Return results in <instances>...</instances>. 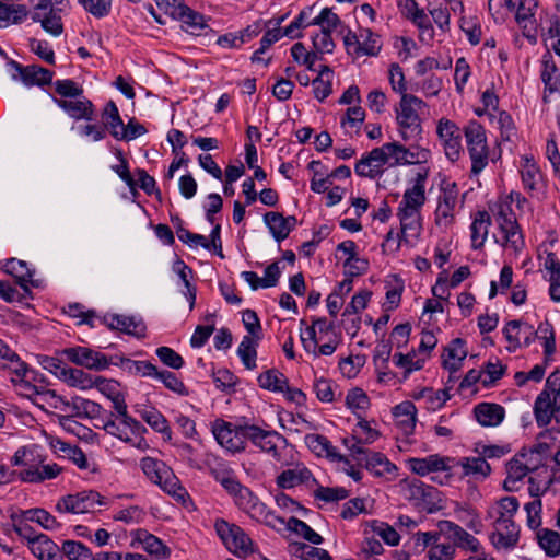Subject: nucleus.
Returning <instances> with one entry per match:
<instances>
[{"instance_id":"11","label":"nucleus","mask_w":560,"mask_h":560,"mask_svg":"<svg viewBox=\"0 0 560 560\" xmlns=\"http://www.w3.org/2000/svg\"><path fill=\"white\" fill-rule=\"evenodd\" d=\"M103 504L104 498L98 492L88 490L60 498L56 509L61 513L83 514L93 512Z\"/></svg>"},{"instance_id":"59","label":"nucleus","mask_w":560,"mask_h":560,"mask_svg":"<svg viewBox=\"0 0 560 560\" xmlns=\"http://www.w3.org/2000/svg\"><path fill=\"white\" fill-rule=\"evenodd\" d=\"M557 66L552 56L547 52L541 58V69H540V78L545 85V90H548L550 93L556 92L555 84L558 82L557 74Z\"/></svg>"},{"instance_id":"6","label":"nucleus","mask_w":560,"mask_h":560,"mask_svg":"<svg viewBox=\"0 0 560 560\" xmlns=\"http://www.w3.org/2000/svg\"><path fill=\"white\" fill-rule=\"evenodd\" d=\"M464 136L471 161V174L479 175L489 163L490 150L483 126L477 120H469L464 127Z\"/></svg>"},{"instance_id":"13","label":"nucleus","mask_w":560,"mask_h":560,"mask_svg":"<svg viewBox=\"0 0 560 560\" xmlns=\"http://www.w3.org/2000/svg\"><path fill=\"white\" fill-rule=\"evenodd\" d=\"M436 133L447 159L457 161L463 152L459 127L447 118H441L438 121Z\"/></svg>"},{"instance_id":"62","label":"nucleus","mask_w":560,"mask_h":560,"mask_svg":"<svg viewBox=\"0 0 560 560\" xmlns=\"http://www.w3.org/2000/svg\"><path fill=\"white\" fill-rule=\"evenodd\" d=\"M524 510L526 512V525L529 529L537 533L538 529H541L542 524V503L540 499H534L530 502H527L524 505Z\"/></svg>"},{"instance_id":"20","label":"nucleus","mask_w":560,"mask_h":560,"mask_svg":"<svg viewBox=\"0 0 560 560\" xmlns=\"http://www.w3.org/2000/svg\"><path fill=\"white\" fill-rule=\"evenodd\" d=\"M503 335L509 342V352H514L522 346L528 347L536 339L534 327L516 319L506 323L503 328Z\"/></svg>"},{"instance_id":"31","label":"nucleus","mask_w":560,"mask_h":560,"mask_svg":"<svg viewBox=\"0 0 560 560\" xmlns=\"http://www.w3.org/2000/svg\"><path fill=\"white\" fill-rule=\"evenodd\" d=\"M410 499L419 501L423 504V508L432 513L435 510L441 509L440 492L436 488L425 485L422 481L415 480L409 485Z\"/></svg>"},{"instance_id":"12","label":"nucleus","mask_w":560,"mask_h":560,"mask_svg":"<svg viewBox=\"0 0 560 560\" xmlns=\"http://www.w3.org/2000/svg\"><path fill=\"white\" fill-rule=\"evenodd\" d=\"M212 433L217 442L229 452L237 453L246 448L247 436L244 434V425L232 428L229 422L215 420Z\"/></svg>"},{"instance_id":"32","label":"nucleus","mask_w":560,"mask_h":560,"mask_svg":"<svg viewBox=\"0 0 560 560\" xmlns=\"http://www.w3.org/2000/svg\"><path fill=\"white\" fill-rule=\"evenodd\" d=\"M520 174L525 190L529 194L540 189L544 183V175L533 156L521 158Z\"/></svg>"},{"instance_id":"8","label":"nucleus","mask_w":560,"mask_h":560,"mask_svg":"<svg viewBox=\"0 0 560 560\" xmlns=\"http://www.w3.org/2000/svg\"><path fill=\"white\" fill-rule=\"evenodd\" d=\"M102 427L106 433L130 444L133 447L140 450H145L148 447V442L143 436L148 432L147 428L131 416L116 419L108 418L106 420H102Z\"/></svg>"},{"instance_id":"27","label":"nucleus","mask_w":560,"mask_h":560,"mask_svg":"<svg viewBox=\"0 0 560 560\" xmlns=\"http://www.w3.org/2000/svg\"><path fill=\"white\" fill-rule=\"evenodd\" d=\"M30 366L11 348L0 358V376L9 380L12 385L20 382L21 377H27Z\"/></svg>"},{"instance_id":"55","label":"nucleus","mask_w":560,"mask_h":560,"mask_svg":"<svg viewBox=\"0 0 560 560\" xmlns=\"http://www.w3.org/2000/svg\"><path fill=\"white\" fill-rule=\"evenodd\" d=\"M372 533L383 539V541L389 546H398L400 542V535L394 526L389 524L373 520L369 523Z\"/></svg>"},{"instance_id":"43","label":"nucleus","mask_w":560,"mask_h":560,"mask_svg":"<svg viewBox=\"0 0 560 560\" xmlns=\"http://www.w3.org/2000/svg\"><path fill=\"white\" fill-rule=\"evenodd\" d=\"M506 478L503 487L506 491L513 492L518 490V482L529 475L528 470L524 467L521 458L515 454L506 464Z\"/></svg>"},{"instance_id":"10","label":"nucleus","mask_w":560,"mask_h":560,"mask_svg":"<svg viewBox=\"0 0 560 560\" xmlns=\"http://www.w3.org/2000/svg\"><path fill=\"white\" fill-rule=\"evenodd\" d=\"M443 533L439 532H418L413 536L415 546L427 549L428 560H453L456 556L455 546L451 541H442Z\"/></svg>"},{"instance_id":"4","label":"nucleus","mask_w":560,"mask_h":560,"mask_svg":"<svg viewBox=\"0 0 560 560\" xmlns=\"http://www.w3.org/2000/svg\"><path fill=\"white\" fill-rule=\"evenodd\" d=\"M534 415L540 428L548 425L552 418L560 423V373L558 371L547 377L544 389L535 400Z\"/></svg>"},{"instance_id":"14","label":"nucleus","mask_w":560,"mask_h":560,"mask_svg":"<svg viewBox=\"0 0 560 560\" xmlns=\"http://www.w3.org/2000/svg\"><path fill=\"white\" fill-rule=\"evenodd\" d=\"M66 7L67 4L56 5L46 0H39L33 13V20L39 22L47 33L57 37L63 32L60 13Z\"/></svg>"},{"instance_id":"49","label":"nucleus","mask_w":560,"mask_h":560,"mask_svg":"<svg viewBox=\"0 0 560 560\" xmlns=\"http://www.w3.org/2000/svg\"><path fill=\"white\" fill-rule=\"evenodd\" d=\"M258 340L259 339H257V337L244 336L237 348V354L244 366L248 370H254L257 366L256 359Z\"/></svg>"},{"instance_id":"58","label":"nucleus","mask_w":560,"mask_h":560,"mask_svg":"<svg viewBox=\"0 0 560 560\" xmlns=\"http://www.w3.org/2000/svg\"><path fill=\"white\" fill-rule=\"evenodd\" d=\"M458 195L457 184L450 179H443L440 185L438 205L457 209L459 202Z\"/></svg>"},{"instance_id":"54","label":"nucleus","mask_w":560,"mask_h":560,"mask_svg":"<svg viewBox=\"0 0 560 560\" xmlns=\"http://www.w3.org/2000/svg\"><path fill=\"white\" fill-rule=\"evenodd\" d=\"M536 338H538L544 346V354L546 361H549L556 351L555 330L549 322H542L538 325Z\"/></svg>"},{"instance_id":"48","label":"nucleus","mask_w":560,"mask_h":560,"mask_svg":"<svg viewBox=\"0 0 560 560\" xmlns=\"http://www.w3.org/2000/svg\"><path fill=\"white\" fill-rule=\"evenodd\" d=\"M360 40V57L377 56L382 49L381 36L370 28H360L358 32Z\"/></svg>"},{"instance_id":"33","label":"nucleus","mask_w":560,"mask_h":560,"mask_svg":"<svg viewBox=\"0 0 560 560\" xmlns=\"http://www.w3.org/2000/svg\"><path fill=\"white\" fill-rule=\"evenodd\" d=\"M304 442L316 456L348 464V458L341 455L326 436L315 433L306 434Z\"/></svg>"},{"instance_id":"60","label":"nucleus","mask_w":560,"mask_h":560,"mask_svg":"<svg viewBox=\"0 0 560 560\" xmlns=\"http://www.w3.org/2000/svg\"><path fill=\"white\" fill-rule=\"evenodd\" d=\"M492 121L497 124L502 141H512L516 137V127L509 113L499 112L498 115L492 116Z\"/></svg>"},{"instance_id":"2","label":"nucleus","mask_w":560,"mask_h":560,"mask_svg":"<svg viewBox=\"0 0 560 560\" xmlns=\"http://www.w3.org/2000/svg\"><path fill=\"white\" fill-rule=\"evenodd\" d=\"M428 108L427 103L418 96L404 95L395 106V119L402 141L417 140L422 135L421 114Z\"/></svg>"},{"instance_id":"24","label":"nucleus","mask_w":560,"mask_h":560,"mask_svg":"<svg viewBox=\"0 0 560 560\" xmlns=\"http://www.w3.org/2000/svg\"><path fill=\"white\" fill-rule=\"evenodd\" d=\"M515 20L523 30V35L533 44L537 42V24L535 21V0H518L516 3Z\"/></svg>"},{"instance_id":"16","label":"nucleus","mask_w":560,"mask_h":560,"mask_svg":"<svg viewBox=\"0 0 560 560\" xmlns=\"http://www.w3.org/2000/svg\"><path fill=\"white\" fill-rule=\"evenodd\" d=\"M439 529L443 535L451 540V544L457 548L478 553L482 546L480 541L466 529L452 521H440L438 524Z\"/></svg>"},{"instance_id":"53","label":"nucleus","mask_w":560,"mask_h":560,"mask_svg":"<svg viewBox=\"0 0 560 560\" xmlns=\"http://www.w3.org/2000/svg\"><path fill=\"white\" fill-rule=\"evenodd\" d=\"M467 355V349L465 341L462 339L453 340L446 348V358L444 359V366L448 370H457L460 366L462 361Z\"/></svg>"},{"instance_id":"23","label":"nucleus","mask_w":560,"mask_h":560,"mask_svg":"<svg viewBox=\"0 0 560 560\" xmlns=\"http://www.w3.org/2000/svg\"><path fill=\"white\" fill-rule=\"evenodd\" d=\"M452 458L440 454H431L425 457H412L407 460L409 469L419 476H427L431 472L447 471L451 469Z\"/></svg>"},{"instance_id":"34","label":"nucleus","mask_w":560,"mask_h":560,"mask_svg":"<svg viewBox=\"0 0 560 560\" xmlns=\"http://www.w3.org/2000/svg\"><path fill=\"white\" fill-rule=\"evenodd\" d=\"M476 421L485 428L500 425L505 418V409L495 402H479L474 407Z\"/></svg>"},{"instance_id":"64","label":"nucleus","mask_w":560,"mask_h":560,"mask_svg":"<svg viewBox=\"0 0 560 560\" xmlns=\"http://www.w3.org/2000/svg\"><path fill=\"white\" fill-rule=\"evenodd\" d=\"M61 552L67 556L69 560H93L90 548L80 541H65Z\"/></svg>"},{"instance_id":"1","label":"nucleus","mask_w":560,"mask_h":560,"mask_svg":"<svg viewBox=\"0 0 560 560\" xmlns=\"http://www.w3.org/2000/svg\"><path fill=\"white\" fill-rule=\"evenodd\" d=\"M427 175L418 173L411 187L407 188L397 208L401 235L405 240L417 238L422 229L421 209L425 203Z\"/></svg>"},{"instance_id":"35","label":"nucleus","mask_w":560,"mask_h":560,"mask_svg":"<svg viewBox=\"0 0 560 560\" xmlns=\"http://www.w3.org/2000/svg\"><path fill=\"white\" fill-rule=\"evenodd\" d=\"M264 222L278 243L284 241L296 225L295 217L285 218L279 212H267L264 215Z\"/></svg>"},{"instance_id":"56","label":"nucleus","mask_w":560,"mask_h":560,"mask_svg":"<svg viewBox=\"0 0 560 560\" xmlns=\"http://www.w3.org/2000/svg\"><path fill=\"white\" fill-rule=\"evenodd\" d=\"M460 466L463 468V474L465 476H475V477H487L490 471L491 467L487 463L482 456L478 457H465L460 460Z\"/></svg>"},{"instance_id":"30","label":"nucleus","mask_w":560,"mask_h":560,"mask_svg":"<svg viewBox=\"0 0 560 560\" xmlns=\"http://www.w3.org/2000/svg\"><path fill=\"white\" fill-rule=\"evenodd\" d=\"M520 508V502L515 497H503L491 504L487 511V518L491 520L492 525L515 523L514 516Z\"/></svg>"},{"instance_id":"44","label":"nucleus","mask_w":560,"mask_h":560,"mask_svg":"<svg viewBox=\"0 0 560 560\" xmlns=\"http://www.w3.org/2000/svg\"><path fill=\"white\" fill-rule=\"evenodd\" d=\"M538 546L547 557L556 558L560 555V534L550 528H541L535 533Z\"/></svg>"},{"instance_id":"39","label":"nucleus","mask_w":560,"mask_h":560,"mask_svg":"<svg viewBox=\"0 0 560 560\" xmlns=\"http://www.w3.org/2000/svg\"><path fill=\"white\" fill-rule=\"evenodd\" d=\"M490 225L491 217L487 211H477L474 214L472 222L470 224V241L474 249L483 247L489 234Z\"/></svg>"},{"instance_id":"9","label":"nucleus","mask_w":560,"mask_h":560,"mask_svg":"<svg viewBox=\"0 0 560 560\" xmlns=\"http://www.w3.org/2000/svg\"><path fill=\"white\" fill-rule=\"evenodd\" d=\"M244 434L247 436V441H250L261 452L278 462L281 460V453L285 450L288 442L280 433L275 430H265L255 424H244Z\"/></svg>"},{"instance_id":"46","label":"nucleus","mask_w":560,"mask_h":560,"mask_svg":"<svg viewBox=\"0 0 560 560\" xmlns=\"http://www.w3.org/2000/svg\"><path fill=\"white\" fill-rule=\"evenodd\" d=\"M332 78V70L328 66H320L317 78L313 80L314 95L319 102H323L331 94Z\"/></svg>"},{"instance_id":"63","label":"nucleus","mask_w":560,"mask_h":560,"mask_svg":"<svg viewBox=\"0 0 560 560\" xmlns=\"http://www.w3.org/2000/svg\"><path fill=\"white\" fill-rule=\"evenodd\" d=\"M380 432L372 428L370 422L361 419L352 429L350 436L360 441L361 443L372 444L380 438Z\"/></svg>"},{"instance_id":"17","label":"nucleus","mask_w":560,"mask_h":560,"mask_svg":"<svg viewBox=\"0 0 560 560\" xmlns=\"http://www.w3.org/2000/svg\"><path fill=\"white\" fill-rule=\"evenodd\" d=\"M66 358L75 365L88 370L103 371L109 366L108 358L98 351L86 347H71L62 351Z\"/></svg>"},{"instance_id":"19","label":"nucleus","mask_w":560,"mask_h":560,"mask_svg":"<svg viewBox=\"0 0 560 560\" xmlns=\"http://www.w3.org/2000/svg\"><path fill=\"white\" fill-rule=\"evenodd\" d=\"M130 545L133 548H141L156 559H167L171 549L155 535L144 528H138L130 533Z\"/></svg>"},{"instance_id":"41","label":"nucleus","mask_w":560,"mask_h":560,"mask_svg":"<svg viewBox=\"0 0 560 560\" xmlns=\"http://www.w3.org/2000/svg\"><path fill=\"white\" fill-rule=\"evenodd\" d=\"M311 481H315L312 472L304 466H295L292 469L282 471L277 477V485L281 488H293L301 483L308 485Z\"/></svg>"},{"instance_id":"18","label":"nucleus","mask_w":560,"mask_h":560,"mask_svg":"<svg viewBox=\"0 0 560 560\" xmlns=\"http://www.w3.org/2000/svg\"><path fill=\"white\" fill-rule=\"evenodd\" d=\"M12 67L15 70L13 79H19L27 88L34 85L43 88L52 83L55 73L38 65L22 66L16 61H12Z\"/></svg>"},{"instance_id":"47","label":"nucleus","mask_w":560,"mask_h":560,"mask_svg":"<svg viewBox=\"0 0 560 560\" xmlns=\"http://www.w3.org/2000/svg\"><path fill=\"white\" fill-rule=\"evenodd\" d=\"M3 270L13 276L21 288L27 290V283L32 280L33 272L25 261L16 258L7 259L3 264Z\"/></svg>"},{"instance_id":"45","label":"nucleus","mask_w":560,"mask_h":560,"mask_svg":"<svg viewBox=\"0 0 560 560\" xmlns=\"http://www.w3.org/2000/svg\"><path fill=\"white\" fill-rule=\"evenodd\" d=\"M363 466L375 476L394 475L397 467L383 453L371 452Z\"/></svg>"},{"instance_id":"40","label":"nucleus","mask_w":560,"mask_h":560,"mask_svg":"<svg viewBox=\"0 0 560 560\" xmlns=\"http://www.w3.org/2000/svg\"><path fill=\"white\" fill-rule=\"evenodd\" d=\"M280 526L281 527H272V528L278 532L288 529V530L293 532L296 535L303 537L305 540H307L314 545H319L323 541V537L318 533H316L305 522H303L294 516H291L288 520L283 518V524Z\"/></svg>"},{"instance_id":"57","label":"nucleus","mask_w":560,"mask_h":560,"mask_svg":"<svg viewBox=\"0 0 560 560\" xmlns=\"http://www.w3.org/2000/svg\"><path fill=\"white\" fill-rule=\"evenodd\" d=\"M259 386L276 393L284 390L288 378L279 371L272 369L261 373L258 376Z\"/></svg>"},{"instance_id":"3","label":"nucleus","mask_w":560,"mask_h":560,"mask_svg":"<svg viewBox=\"0 0 560 560\" xmlns=\"http://www.w3.org/2000/svg\"><path fill=\"white\" fill-rule=\"evenodd\" d=\"M228 493L232 497L234 504L252 520L269 527H281L280 525L283 524L282 516L276 515L249 488L240 481L232 488L230 487Z\"/></svg>"},{"instance_id":"52","label":"nucleus","mask_w":560,"mask_h":560,"mask_svg":"<svg viewBox=\"0 0 560 560\" xmlns=\"http://www.w3.org/2000/svg\"><path fill=\"white\" fill-rule=\"evenodd\" d=\"M512 199L510 194L500 196L491 208L497 225L517 220L512 209Z\"/></svg>"},{"instance_id":"5","label":"nucleus","mask_w":560,"mask_h":560,"mask_svg":"<svg viewBox=\"0 0 560 560\" xmlns=\"http://www.w3.org/2000/svg\"><path fill=\"white\" fill-rule=\"evenodd\" d=\"M140 467L153 483L159 485L176 501L180 503L187 501L188 492L180 486L178 478L165 463L153 457H144L140 462Z\"/></svg>"},{"instance_id":"51","label":"nucleus","mask_w":560,"mask_h":560,"mask_svg":"<svg viewBox=\"0 0 560 560\" xmlns=\"http://www.w3.org/2000/svg\"><path fill=\"white\" fill-rule=\"evenodd\" d=\"M94 378L95 376L82 370L68 366L61 381L80 390H89L94 388Z\"/></svg>"},{"instance_id":"22","label":"nucleus","mask_w":560,"mask_h":560,"mask_svg":"<svg viewBox=\"0 0 560 560\" xmlns=\"http://www.w3.org/2000/svg\"><path fill=\"white\" fill-rule=\"evenodd\" d=\"M548 452V445L540 443L530 448H523L517 455L529 474L541 477V475L549 474L547 467Z\"/></svg>"},{"instance_id":"42","label":"nucleus","mask_w":560,"mask_h":560,"mask_svg":"<svg viewBox=\"0 0 560 560\" xmlns=\"http://www.w3.org/2000/svg\"><path fill=\"white\" fill-rule=\"evenodd\" d=\"M102 127H105V131H109V133L116 139H119L120 132L124 127V121L119 115L118 107L113 101L106 103L102 110L101 115Z\"/></svg>"},{"instance_id":"38","label":"nucleus","mask_w":560,"mask_h":560,"mask_svg":"<svg viewBox=\"0 0 560 560\" xmlns=\"http://www.w3.org/2000/svg\"><path fill=\"white\" fill-rule=\"evenodd\" d=\"M395 423L400 432L409 436L417 423V408L411 401H402L394 408Z\"/></svg>"},{"instance_id":"26","label":"nucleus","mask_w":560,"mask_h":560,"mask_svg":"<svg viewBox=\"0 0 560 560\" xmlns=\"http://www.w3.org/2000/svg\"><path fill=\"white\" fill-rule=\"evenodd\" d=\"M386 165L385 153L380 148L372 149L363 154L354 166V172L360 177L376 178L384 172Z\"/></svg>"},{"instance_id":"61","label":"nucleus","mask_w":560,"mask_h":560,"mask_svg":"<svg viewBox=\"0 0 560 560\" xmlns=\"http://www.w3.org/2000/svg\"><path fill=\"white\" fill-rule=\"evenodd\" d=\"M61 467L57 464H46L44 462L43 464H39L38 470H31L25 474V476L27 482L37 483L45 480L55 479L61 472Z\"/></svg>"},{"instance_id":"37","label":"nucleus","mask_w":560,"mask_h":560,"mask_svg":"<svg viewBox=\"0 0 560 560\" xmlns=\"http://www.w3.org/2000/svg\"><path fill=\"white\" fill-rule=\"evenodd\" d=\"M30 550L39 560H63L59 547L44 534L30 538Z\"/></svg>"},{"instance_id":"7","label":"nucleus","mask_w":560,"mask_h":560,"mask_svg":"<svg viewBox=\"0 0 560 560\" xmlns=\"http://www.w3.org/2000/svg\"><path fill=\"white\" fill-rule=\"evenodd\" d=\"M214 529L226 549L238 558L245 559L255 551V544L238 525L224 518H217Z\"/></svg>"},{"instance_id":"29","label":"nucleus","mask_w":560,"mask_h":560,"mask_svg":"<svg viewBox=\"0 0 560 560\" xmlns=\"http://www.w3.org/2000/svg\"><path fill=\"white\" fill-rule=\"evenodd\" d=\"M103 322L110 329L119 330L137 338L145 336L147 326L140 317L108 314L104 316Z\"/></svg>"},{"instance_id":"15","label":"nucleus","mask_w":560,"mask_h":560,"mask_svg":"<svg viewBox=\"0 0 560 560\" xmlns=\"http://www.w3.org/2000/svg\"><path fill=\"white\" fill-rule=\"evenodd\" d=\"M495 242L514 258L520 257L526 247L525 236L517 220L498 225Z\"/></svg>"},{"instance_id":"50","label":"nucleus","mask_w":560,"mask_h":560,"mask_svg":"<svg viewBox=\"0 0 560 560\" xmlns=\"http://www.w3.org/2000/svg\"><path fill=\"white\" fill-rule=\"evenodd\" d=\"M26 16L27 10L24 5L8 4L0 1V28L22 23Z\"/></svg>"},{"instance_id":"36","label":"nucleus","mask_w":560,"mask_h":560,"mask_svg":"<svg viewBox=\"0 0 560 560\" xmlns=\"http://www.w3.org/2000/svg\"><path fill=\"white\" fill-rule=\"evenodd\" d=\"M136 412L140 418L151 427L155 432L162 434L163 440H172V430L168 425L167 419L153 406L137 407Z\"/></svg>"},{"instance_id":"28","label":"nucleus","mask_w":560,"mask_h":560,"mask_svg":"<svg viewBox=\"0 0 560 560\" xmlns=\"http://www.w3.org/2000/svg\"><path fill=\"white\" fill-rule=\"evenodd\" d=\"M46 462L45 456L35 445L20 447L12 457V464L21 467L19 478L27 482L25 474L31 470H38L39 464Z\"/></svg>"},{"instance_id":"21","label":"nucleus","mask_w":560,"mask_h":560,"mask_svg":"<svg viewBox=\"0 0 560 560\" xmlns=\"http://www.w3.org/2000/svg\"><path fill=\"white\" fill-rule=\"evenodd\" d=\"M54 103L61 108L68 116L75 120H92L95 116L93 103L84 95L71 98L52 97Z\"/></svg>"},{"instance_id":"25","label":"nucleus","mask_w":560,"mask_h":560,"mask_svg":"<svg viewBox=\"0 0 560 560\" xmlns=\"http://www.w3.org/2000/svg\"><path fill=\"white\" fill-rule=\"evenodd\" d=\"M490 541L499 551L514 549L520 540V526L516 523H504L492 525Z\"/></svg>"}]
</instances>
